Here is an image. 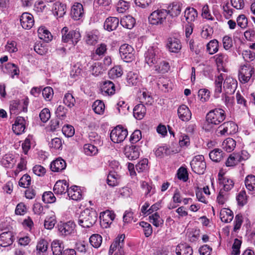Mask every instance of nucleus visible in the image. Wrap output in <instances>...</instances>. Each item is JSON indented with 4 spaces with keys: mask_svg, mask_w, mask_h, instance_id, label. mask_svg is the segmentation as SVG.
Segmentation results:
<instances>
[{
    "mask_svg": "<svg viewBox=\"0 0 255 255\" xmlns=\"http://www.w3.org/2000/svg\"><path fill=\"white\" fill-rule=\"evenodd\" d=\"M62 41L63 42H71L76 45L81 39V33L78 29H69L67 26L64 27L61 31Z\"/></svg>",
    "mask_w": 255,
    "mask_h": 255,
    "instance_id": "4",
    "label": "nucleus"
},
{
    "mask_svg": "<svg viewBox=\"0 0 255 255\" xmlns=\"http://www.w3.org/2000/svg\"><path fill=\"white\" fill-rule=\"evenodd\" d=\"M121 24L128 29H131L135 23V19L130 15L124 16L121 19Z\"/></svg>",
    "mask_w": 255,
    "mask_h": 255,
    "instance_id": "37",
    "label": "nucleus"
},
{
    "mask_svg": "<svg viewBox=\"0 0 255 255\" xmlns=\"http://www.w3.org/2000/svg\"><path fill=\"white\" fill-rule=\"evenodd\" d=\"M149 219L150 222L156 227H158L163 224V220L157 213H155L149 216Z\"/></svg>",
    "mask_w": 255,
    "mask_h": 255,
    "instance_id": "50",
    "label": "nucleus"
},
{
    "mask_svg": "<svg viewBox=\"0 0 255 255\" xmlns=\"http://www.w3.org/2000/svg\"><path fill=\"white\" fill-rule=\"evenodd\" d=\"M91 72L92 75L97 76L104 71H106L105 67H104L103 64L101 62H96L92 66L91 68Z\"/></svg>",
    "mask_w": 255,
    "mask_h": 255,
    "instance_id": "42",
    "label": "nucleus"
},
{
    "mask_svg": "<svg viewBox=\"0 0 255 255\" xmlns=\"http://www.w3.org/2000/svg\"><path fill=\"white\" fill-rule=\"evenodd\" d=\"M168 15L167 10L161 9L153 11L148 17L150 24L158 25L162 24L165 20Z\"/></svg>",
    "mask_w": 255,
    "mask_h": 255,
    "instance_id": "8",
    "label": "nucleus"
},
{
    "mask_svg": "<svg viewBox=\"0 0 255 255\" xmlns=\"http://www.w3.org/2000/svg\"><path fill=\"white\" fill-rule=\"evenodd\" d=\"M161 51L155 46L150 47L144 54L145 61L151 66L158 63L161 57Z\"/></svg>",
    "mask_w": 255,
    "mask_h": 255,
    "instance_id": "5",
    "label": "nucleus"
},
{
    "mask_svg": "<svg viewBox=\"0 0 255 255\" xmlns=\"http://www.w3.org/2000/svg\"><path fill=\"white\" fill-rule=\"evenodd\" d=\"M224 154L222 149L215 148L210 152L209 157L212 161L219 162L223 159Z\"/></svg>",
    "mask_w": 255,
    "mask_h": 255,
    "instance_id": "35",
    "label": "nucleus"
},
{
    "mask_svg": "<svg viewBox=\"0 0 255 255\" xmlns=\"http://www.w3.org/2000/svg\"><path fill=\"white\" fill-rule=\"evenodd\" d=\"M223 80V74H221L218 76L215 81V95L217 97H219V94L222 92V86Z\"/></svg>",
    "mask_w": 255,
    "mask_h": 255,
    "instance_id": "49",
    "label": "nucleus"
},
{
    "mask_svg": "<svg viewBox=\"0 0 255 255\" xmlns=\"http://www.w3.org/2000/svg\"><path fill=\"white\" fill-rule=\"evenodd\" d=\"M177 112L179 119L183 121H188L191 118V112L189 108L184 105H182L178 108Z\"/></svg>",
    "mask_w": 255,
    "mask_h": 255,
    "instance_id": "24",
    "label": "nucleus"
},
{
    "mask_svg": "<svg viewBox=\"0 0 255 255\" xmlns=\"http://www.w3.org/2000/svg\"><path fill=\"white\" fill-rule=\"evenodd\" d=\"M141 187L145 190V195L146 197H150L155 193V188L146 182H142Z\"/></svg>",
    "mask_w": 255,
    "mask_h": 255,
    "instance_id": "51",
    "label": "nucleus"
},
{
    "mask_svg": "<svg viewBox=\"0 0 255 255\" xmlns=\"http://www.w3.org/2000/svg\"><path fill=\"white\" fill-rule=\"evenodd\" d=\"M98 36L92 32L87 33L86 35V43L91 45H95L98 41Z\"/></svg>",
    "mask_w": 255,
    "mask_h": 255,
    "instance_id": "59",
    "label": "nucleus"
},
{
    "mask_svg": "<svg viewBox=\"0 0 255 255\" xmlns=\"http://www.w3.org/2000/svg\"><path fill=\"white\" fill-rule=\"evenodd\" d=\"M83 151L87 155H94L97 153L98 148L95 145L87 143L84 144Z\"/></svg>",
    "mask_w": 255,
    "mask_h": 255,
    "instance_id": "45",
    "label": "nucleus"
},
{
    "mask_svg": "<svg viewBox=\"0 0 255 255\" xmlns=\"http://www.w3.org/2000/svg\"><path fill=\"white\" fill-rule=\"evenodd\" d=\"M28 102L27 99L22 100V103L19 101H13L10 102L9 111L11 114H17L19 112L27 111Z\"/></svg>",
    "mask_w": 255,
    "mask_h": 255,
    "instance_id": "11",
    "label": "nucleus"
},
{
    "mask_svg": "<svg viewBox=\"0 0 255 255\" xmlns=\"http://www.w3.org/2000/svg\"><path fill=\"white\" fill-rule=\"evenodd\" d=\"M218 41L216 39L211 40L207 45V50L209 53L212 55L218 50Z\"/></svg>",
    "mask_w": 255,
    "mask_h": 255,
    "instance_id": "47",
    "label": "nucleus"
},
{
    "mask_svg": "<svg viewBox=\"0 0 255 255\" xmlns=\"http://www.w3.org/2000/svg\"><path fill=\"white\" fill-rule=\"evenodd\" d=\"M123 74L122 69L120 66H116L110 69L108 75L111 79H116L120 77Z\"/></svg>",
    "mask_w": 255,
    "mask_h": 255,
    "instance_id": "44",
    "label": "nucleus"
},
{
    "mask_svg": "<svg viewBox=\"0 0 255 255\" xmlns=\"http://www.w3.org/2000/svg\"><path fill=\"white\" fill-rule=\"evenodd\" d=\"M63 102L69 108H72L75 105V99L72 94L67 93L64 96Z\"/></svg>",
    "mask_w": 255,
    "mask_h": 255,
    "instance_id": "54",
    "label": "nucleus"
},
{
    "mask_svg": "<svg viewBox=\"0 0 255 255\" xmlns=\"http://www.w3.org/2000/svg\"><path fill=\"white\" fill-rule=\"evenodd\" d=\"M190 165L193 172L198 174H203L206 168L204 156L198 155L194 156L190 162Z\"/></svg>",
    "mask_w": 255,
    "mask_h": 255,
    "instance_id": "6",
    "label": "nucleus"
},
{
    "mask_svg": "<svg viewBox=\"0 0 255 255\" xmlns=\"http://www.w3.org/2000/svg\"><path fill=\"white\" fill-rule=\"evenodd\" d=\"M16 162L15 155L11 153H7L3 156L0 161V163L5 168H12Z\"/></svg>",
    "mask_w": 255,
    "mask_h": 255,
    "instance_id": "23",
    "label": "nucleus"
},
{
    "mask_svg": "<svg viewBox=\"0 0 255 255\" xmlns=\"http://www.w3.org/2000/svg\"><path fill=\"white\" fill-rule=\"evenodd\" d=\"M119 20L116 17H109L106 19L104 23V28L109 31L115 30L118 26Z\"/></svg>",
    "mask_w": 255,
    "mask_h": 255,
    "instance_id": "26",
    "label": "nucleus"
},
{
    "mask_svg": "<svg viewBox=\"0 0 255 255\" xmlns=\"http://www.w3.org/2000/svg\"><path fill=\"white\" fill-rule=\"evenodd\" d=\"M119 52L121 58L126 62H129L133 60L134 49L132 47L128 44L122 45L119 49Z\"/></svg>",
    "mask_w": 255,
    "mask_h": 255,
    "instance_id": "10",
    "label": "nucleus"
},
{
    "mask_svg": "<svg viewBox=\"0 0 255 255\" xmlns=\"http://www.w3.org/2000/svg\"><path fill=\"white\" fill-rule=\"evenodd\" d=\"M25 120L22 117H18L12 125V130L16 134H20L24 131L25 128Z\"/></svg>",
    "mask_w": 255,
    "mask_h": 255,
    "instance_id": "17",
    "label": "nucleus"
},
{
    "mask_svg": "<svg viewBox=\"0 0 255 255\" xmlns=\"http://www.w3.org/2000/svg\"><path fill=\"white\" fill-rule=\"evenodd\" d=\"M100 218L101 225L104 226L105 228H107L112 223L115 219V214L113 211L107 210L103 213Z\"/></svg>",
    "mask_w": 255,
    "mask_h": 255,
    "instance_id": "16",
    "label": "nucleus"
},
{
    "mask_svg": "<svg viewBox=\"0 0 255 255\" xmlns=\"http://www.w3.org/2000/svg\"><path fill=\"white\" fill-rule=\"evenodd\" d=\"M76 225L73 221H69L60 224L58 226V230L64 236L71 235L75 233Z\"/></svg>",
    "mask_w": 255,
    "mask_h": 255,
    "instance_id": "13",
    "label": "nucleus"
},
{
    "mask_svg": "<svg viewBox=\"0 0 255 255\" xmlns=\"http://www.w3.org/2000/svg\"><path fill=\"white\" fill-rule=\"evenodd\" d=\"M237 86V82L233 78H227L224 82V88L226 94H232L234 93Z\"/></svg>",
    "mask_w": 255,
    "mask_h": 255,
    "instance_id": "28",
    "label": "nucleus"
},
{
    "mask_svg": "<svg viewBox=\"0 0 255 255\" xmlns=\"http://www.w3.org/2000/svg\"><path fill=\"white\" fill-rule=\"evenodd\" d=\"M238 129L237 125L233 122L229 121L220 125L216 130L217 135H228L235 133Z\"/></svg>",
    "mask_w": 255,
    "mask_h": 255,
    "instance_id": "7",
    "label": "nucleus"
},
{
    "mask_svg": "<svg viewBox=\"0 0 255 255\" xmlns=\"http://www.w3.org/2000/svg\"><path fill=\"white\" fill-rule=\"evenodd\" d=\"M254 69L249 65L242 66L239 73V79L241 82L246 83L249 81L253 74Z\"/></svg>",
    "mask_w": 255,
    "mask_h": 255,
    "instance_id": "12",
    "label": "nucleus"
},
{
    "mask_svg": "<svg viewBox=\"0 0 255 255\" xmlns=\"http://www.w3.org/2000/svg\"><path fill=\"white\" fill-rule=\"evenodd\" d=\"M53 255H62L64 247L59 240L53 241L51 245Z\"/></svg>",
    "mask_w": 255,
    "mask_h": 255,
    "instance_id": "36",
    "label": "nucleus"
},
{
    "mask_svg": "<svg viewBox=\"0 0 255 255\" xmlns=\"http://www.w3.org/2000/svg\"><path fill=\"white\" fill-rule=\"evenodd\" d=\"M167 47L171 52L177 53L181 49L180 41L175 38H169L166 44Z\"/></svg>",
    "mask_w": 255,
    "mask_h": 255,
    "instance_id": "21",
    "label": "nucleus"
},
{
    "mask_svg": "<svg viewBox=\"0 0 255 255\" xmlns=\"http://www.w3.org/2000/svg\"><path fill=\"white\" fill-rule=\"evenodd\" d=\"M20 24L25 29H30L34 25V19L32 14L27 12L22 14L20 18Z\"/></svg>",
    "mask_w": 255,
    "mask_h": 255,
    "instance_id": "15",
    "label": "nucleus"
},
{
    "mask_svg": "<svg viewBox=\"0 0 255 255\" xmlns=\"http://www.w3.org/2000/svg\"><path fill=\"white\" fill-rule=\"evenodd\" d=\"M170 66L168 62L165 61H159L157 64H155L154 70L157 73H165L168 71Z\"/></svg>",
    "mask_w": 255,
    "mask_h": 255,
    "instance_id": "38",
    "label": "nucleus"
},
{
    "mask_svg": "<svg viewBox=\"0 0 255 255\" xmlns=\"http://www.w3.org/2000/svg\"><path fill=\"white\" fill-rule=\"evenodd\" d=\"M125 235L118 236L112 243L109 251V255H125Z\"/></svg>",
    "mask_w": 255,
    "mask_h": 255,
    "instance_id": "3",
    "label": "nucleus"
},
{
    "mask_svg": "<svg viewBox=\"0 0 255 255\" xmlns=\"http://www.w3.org/2000/svg\"><path fill=\"white\" fill-rule=\"evenodd\" d=\"M49 146L50 148L54 149H62V140L58 137L52 138L49 143Z\"/></svg>",
    "mask_w": 255,
    "mask_h": 255,
    "instance_id": "58",
    "label": "nucleus"
},
{
    "mask_svg": "<svg viewBox=\"0 0 255 255\" xmlns=\"http://www.w3.org/2000/svg\"><path fill=\"white\" fill-rule=\"evenodd\" d=\"M220 217L223 222L229 223L233 219V213L230 209L224 208L221 210Z\"/></svg>",
    "mask_w": 255,
    "mask_h": 255,
    "instance_id": "31",
    "label": "nucleus"
},
{
    "mask_svg": "<svg viewBox=\"0 0 255 255\" xmlns=\"http://www.w3.org/2000/svg\"><path fill=\"white\" fill-rule=\"evenodd\" d=\"M140 102L145 105H151L153 102V99L151 95L146 92H143L139 97Z\"/></svg>",
    "mask_w": 255,
    "mask_h": 255,
    "instance_id": "52",
    "label": "nucleus"
},
{
    "mask_svg": "<svg viewBox=\"0 0 255 255\" xmlns=\"http://www.w3.org/2000/svg\"><path fill=\"white\" fill-rule=\"evenodd\" d=\"M201 16L203 18L209 20H214V17L211 13L208 4H205L202 8Z\"/></svg>",
    "mask_w": 255,
    "mask_h": 255,
    "instance_id": "53",
    "label": "nucleus"
},
{
    "mask_svg": "<svg viewBox=\"0 0 255 255\" xmlns=\"http://www.w3.org/2000/svg\"><path fill=\"white\" fill-rule=\"evenodd\" d=\"M228 192H226L224 190L220 189L217 198L218 203L221 205L224 204L228 198Z\"/></svg>",
    "mask_w": 255,
    "mask_h": 255,
    "instance_id": "61",
    "label": "nucleus"
},
{
    "mask_svg": "<svg viewBox=\"0 0 255 255\" xmlns=\"http://www.w3.org/2000/svg\"><path fill=\"white\" fill-rule=\"evenodd\" d=\"M128 134L127 129L124 128L121 126H118L111 131L110 138L113 142L120 143L125 139Z\"/></svg>",
    "mask_w": 255,
    "mask_h": 255,
    "instance_id": "9",
    "label": "nucleus"
},
{
    "mask_svg": "<svg viewBox=\"0 0 255 255\" xmlns=\"http://www.w3.org/2000/svg\"><path fill=\"white\" fill-rule=\"evenodd\" d=\"M102 91L108 95H113L115 93L114 84L110 81H105L102 86Z\"/></svg>",
    "mask_w": 255,
    "mask_h": 255,
    "instance_id": "32",
    "label": "nucleus"
},
{
    "mask_svg": "<svg viewBox=\"0 0 255 255\" xmlns=\"http://www.w3.org/2000/svg\"><path fill=\"white\" fill-rule=\"evenodd\" d=\"M139 225L143 228L144 234L146 237L151 236L152 233V228L150 224L142 221L139 223Z\"/></svg>",
    "mask_w": 255,
    "mask_h": 255,
    "instance_id": "55",
    "label": "nucleus"
},
{
    "mask_svg": "<svg viewBox=\"0 0 255 255\" xmlns=\"http://www.w3.org/2000/svg\"><path fill=\"white\" fill-rule=\"evenodd\" d=\"M65 5L59 2H56L54 4L53 10L54 14L59 17L63 16L65 12Z\"/></svg>",
    "mask_w": 255,
    "mask_h": 255,
    "instance_id": "40",
    "label": "nucleus"
},
{
    "mask_svg": "<svg viewBox=\"0 0 255 255\" xmlns=\"http://www.w3.org/2000/svg\"><path fill=\"white\" fill-rule=\"evenodd\" d=\"M37 32L39 38L46 42H49L52 39V34L45 27H39Z\"/></svg>",
    "mask_w": 255,
    "mask_h": 255,
    "instance_id": "33",
    "label": "nucleus"
},
{
    "mask_svg": "<svg viewBox=\"0 0 255 255\" xmlns=\"http://www.w3.org/2000/svg\"><path fill=\"white\" fill-rule=\"evenodd\" d=\"M89 138L90 141L95 145H101L103 142L101 136L95 132H90L89 134Z\"/></svg>",
    "mask_w": 255,
    "mask_h": 255,
    "instance_id": "57",
    "label": "nucleus"
},
{
    "mask_svg": "<svg viewBox=\"0 0 255 255\" xmlns=\"http://www.w3.org/2000/svg\"><path fill=\"white\" fill-rule=\"evenodd\" d=\"M177 177L180 180L184 182H186L188 179V174L186 168L184 167H180L178 169L177 171Z\"/></svg>",
    "mask_w": 255,
    "mask_h": 255,
    "instance_id": "63",
    "label": "nucleus"
},
{
    "mask_svg": "<svg viewBox=\"0 0 255 255\" xmlns=\"http://www.w3.org/2000/svg\"><path fill=\"white\" fill-rule=\"evenodd\" d=\"M66 163L64 160L58 158L54 160L50 165V168L53 172H60L65 169Z\"/></svg>",
    "mask_w": 255,
    "mask_h": 255,
    "instance_id": "27",
    "label": "nucleus"
},
{
    "mask_svg": "<svg viewBox=\"0 0 255 255\" xmlns=\"http://www.w3.org/2000/svg\"><path fill=\"white\" fill-rule=\"evenodd\" d=\"M127 80L129 86H135L138 82V75L136 73L130 71L127 74Z\"/></svg>",
    "mask_w": 255,
    "mask_h": 255,
    "instance_id": "43",
    "label": "nucleus"
},
{
    "mask_svg": "<svg viewBox=\"0 0 255 255\" xmlns=\"http://www.w3.org/2000/svg\"><path fill=\"white\" fill-rule=\"evenodd\" d=\"M92 108L96 114L102 115L105 110V104L102 101L97 100L93 103Z\"/></svg>",
    "mask_w": 255,
    "mask_h": 255,
    "instance_id": "46",
    "label": "nucleus"
},
{
    "mask_svg": "<svg viewBox=\"0 0 255 255\" xmlns=\"http://www.w3.org/2000/svg\"><path fill=\"white\" fill-rule=\"evenodd\" d=\"M146 112L145 106L142 104L135 106L133 110V116L137 120H141L144 117Z\"/></svg>",
    "mask_w": 255,
    "mask_h": 255,
    "instance_id": "30",
    "label": "nucleus"
},
{
    "mask_svg": "<svg viewBox=\"0 0 255 255\" xmlns=\"http://www.w3.org/2000/svg\"><path fill=\"white\" fill-rule=\"evenodd\" d=\"M139 147L136 145L131 144L127 145L125 147V154L129 160H135L139 156Z\"/></svg>",
    "mask_w": 255,
    "mask_h": 255,
    "instance_id": "14",
    "label": "nucleus"
},
{
    "mask_svg": "<svg viewBox=\"0 0 255 255\" xmlns=\"http://www.w3.org/2000/svg\"><path fill=\"white\" fill-rule=\"evenodd\" d=\"M97 219L98 214L96 211L87 208L81 213L78 223L83 228H90L96 223Z\"/></svg>",
    "mask_w": 255,
    "mask_h": 255,
    "instance_id": "2",
    "label": "nucleus"
},
{
    "mask_svg": "<svg viewBox=\"0 0 255 255\" xmlns=\"http://www.w3.org/2000/svg\"><path fill=\"white\" fill-rule=\"evenodd\" d=\"M236 142L232 138H227L222 143V147L228 152L232 151L236 147Z\"/></svg>",
    "mask_w": 255,
    "mask_h": 255,
    "instance_id": "39",
    "label": "nucleus"
},
{
    "mask_svg": "<svg viewBox=\"0 0 255 255\" xmlns=\"http://www.w3.org/2000/svg\"><path fill=\"white\" fill-rule=\"evenodd\" d=\"M117 176V174L116 173L110 172L107 179V184L111 187L117 186L118 184Z\"/></svg>",
    "mask_w": 255,
    "mask_h": 255,
    "instance_id": "56",
    "label": "nucleus"
},
{
    "mask_svg": "<svg viewBox=\"0 0 255 255\" xmlns=\"http://www.w3.org/2000/svg\"><path fill=\"white\" fill-rule=\"evenodd\" d=\"M42 200L45 203H52L55 201L56 198L52 192H45L42 195Z\"/></svg>",
    "mask_w": 255,
    "mask_h": 255,
    "instance_id": "60",
    "label": "nucleus"
},
{
    "mask_svg": "<svg viewBox=\"0 0 255 255\" xmlns=\"http://www.w3.org/2000/svg\"><path fill=\"white\" fill-rule=\"evenodd\" d=\"M71 14L74 19H80L84 15L83 5L80 3H75L72 7Z\"/></svg>",
    "mask_w": 255,
    "mask_h": 255,
    "instance_id": "19",
    "label": "nucleus"
},
{
    "mask_svg": "<svg viewBox=\"0 0 255 255\" xmlns=\"http://www.w3.org/2000/svg\"><path fill=\"white\" fill-rule=\"evenodd\" d=\"M245 184L247 189L251 191L255 190V176L248 175L245 178Z\"/></svg>",
    "mask_w": 255,
    "mask_h": 255,
    "instance_id": "41",
    "label": "nucleus"
},
{
    "mask_svg": "<svg viewBox=\"0 0 255 255\" xmlns=\"http://www.w3.org/2000/svg\"><path fill=\"white\" fill-rule=\"evenodd\" d=\"M226 117L225 112L222 109L217 108L210 111L206 115V123L203 128L206 131H211L213 125L220 124L225 120Z\"/></svg>",
    "mask_w": 255,
    "mask_h": 255,
    "instance_id": "1",
    "label": "nucleus"
},
{
    "mask_svg": "<svg viewBox=\"0 0 255 255\" xmlns=\"http://www.w3.org/2000/svg\"><path fill=\"white\" fill-rule=\"evenodd\" d=\"M89 242L93 247L98 248L102 243V237L99 234H94L90 237Z\"/></svg>",
    "mask_w": 255,
    "mask_h": 255,
    "instance_id": "48",
    "label": "nucleus"
},
{
    "mask_svg": "<svg viewBox=\"0 0 255 255\" xmlns=\"http://www.w3.org/2000/svg\"><path fill=\"white\" fill-rule=\"evenodd\" d=\"M14 241V237L10 232H3L0 235V245L3 247L11 245Z\"/></svg>",
    "mask_w": 255,
    "mask_h": 255,
    "instance_id": "22",
    "label": "nucleus"
},
{
    "mask_svg": "<svg viewBox=\"0 0 255 255\" xmlns=\"http://www.w3.org/2000/svg\"><path fill=\"white\" fill-rule=\"evenodd\" d=\"M219 183L222 185L223 188L221 189L226 192L231 190L234 185L233 181L227 177L223 176L220 173L218 174Z\"/></svg>",
    "mask_w": 255,
    "mask_h": 255,
    "instance_id": "20",
    "label": "nucleus"
},
{
    "mask_svg": "<svg viewBox=\"0 0 255 255\" xmlns=\"http://www.w3.org/2000/svg\"><path fill=\"white\" fill-rule=\"evenodd\" d=\"M198 15L197 10L193 7H187L184 11V17L189 24L195 21Z\"/></svg>",
    "mask_w": 255,
    "mask_h": 255,
    "instance_id": "25",
    "label": "nucleus"
},
{
    "mask_svg": "<svg viewBox=\"0 0 255 255\" xmlns=\"http://www.w3.org/2000/svg\"><path fill=\"white\" fill-rule=\"evenodd\" d=\"M181 11V6L177 2H173L168 6V14L172 17L177 16Z\"/></svg>",
    "mask_w": 255,
    "mask_h": 255,
    "instance_id": "34",
    "label": "nucleus"
},
{
    "mask_svg": "<svg viewBox=\"0 0 255 255\" xmlns=\"http://www.w3.org/2000/svg\"><path fill=\"white\" fill-rule=\"evenodd\" d=\"M224 14L226 19L230 18L234 12V9L232 8L229 3L226 2L223 5Z\"/></svg>",
    "mask_w": 255,
    "mask_h": 255,
    "instance_id": "62",
    "label": "nucleus"
},
{
    "mask_svg": "<svg viewBox=\"0 0 255 255\" xmlns=\"http://www.w3.org/2000/svg\"><path fill=\"white\" fill-rule=\"evenodd\" d=\"M148 167V159L146 158L140 160L136 165L135 168L138 172H142Z\"/></svg>",
    "mask_w": 255,
    "mask_h": 255,
    "instance_id": "64",
    "label": "nucleus"
},
{
    "mask_svg": "<svg viewBox=\"0 0 255 255\" xmlns=\"http://www.w3.org/2000/svg\"><path fill=\"white\" fill-rule=\"evenodd\" d=\"M69 184L66 180H58L54 185L53 191L55 194H63L68 193Z\"/></svg>",
    "mask_w": 255,
    "mask_h": 255,
    "instance_id": "18",
    "label": "nucleus"
},
{
    "mask_svg": "<svg viewBox=\"0 0 255 255\" xmlns=\"http://www.w3.org/2000/svg\"><path fill=\"white\" fill-rule=\"evenodd\" d=\"M177 255H192L193 250L192 248L186 244L178 245L175 249Z\"/></svg>",
    "mask_w": 255,
    "mask_h": 255,
    "instance_id": "29",
    "label": "nucleus"
}]
</instances>
